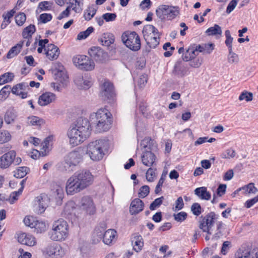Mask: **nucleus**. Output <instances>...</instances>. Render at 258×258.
<instances>
[{"label": "nucleus", "instance_id": "1", "mask_svg": "<svg viewBox=\"0 0 258 258\" xmlns=\"http://www.w3.org/2000/svg\"><path fill=\"white\" fill-rule=\"evenodd\" d=\"M94 180L93 174L87 170H81L70 176L66 183V191L68 195H74L87 188Z\"/></svg>", "mask_w": 258, "mask_h": 258}, {"label": "nucleus", "instance_id": "2", "mask_svg": "<svg viewBox=\"0 0 258 258\" xmlns=\"http://www.w3.org/2000/svg\"><path fill=\"white\" fill-rule=\"evenodd\" d=\"M91 128L86 118H79L67 132L69 143L73 147L77 146L86 140L90 136Z\"/></svg>", "mask_w": 258, "mask_h": 258}, {"label": "nucleus", "instance_id": "3", "mask_svg": "<svg viewBox=\"0 0 258 258\" xmlns=\"http://www.w3.org/2000/svg\"><path fill=\"white\" fill-rule=\"evenodd\" d=\"M90 120L94 125L96 131L102 132L108 131L111 124V114L106 108L98 109L90 115Z\"/></svg>", "mask_w": 258, "mask_h": 258}, {"label": "nucleus", "instance_id": "4", "mask_svg": "<svg viewBox=\"0 0 258 258\" xmlns=\"http://www.w3.org/2000/svg\"><path fill=\"white\" fill-rule=\"evenodd\" d=\"M109 147L108 140H98L89 143L87 146L86 154L94 161L103 159Z\"/></svg>", "mask_w": 258, "mask_h": 258}, {"label": "nucleus", "instance_id": "5", "mask_svg": "<svg viewBox=\"0 0 258 258\" xmlns=\"http://www.w3.org/2000/svg\"><path fill=\"white\" fill-rule=\"evenodd\" d=\"M69 236V225L63 219H59L53 223L49 232L50 238L54 241L62 242Z\"/></svg>", "mask_w": 258, "mask_h": 258}, {"label": "nucleus", "instance_id": "6", "mask_svg": "<svg viewBox=\"0 0 258 258\" xmlns=\"http://www.w3.org/2000/svg\"><path fill=\"white\" fill-rule=\"evenodd\" d=\"M141 144L146 149L142 156L143 164L147 167L155 165L156 157L153 152L157 149L156 142L149 138H146L142 141Z\"/></svg>", "mask_w": 258, "mask_h": 258}, {"label": "nucleus", "instance_id": "7", "mask_svg": "<svg viewBox=\"0 0 258 258\" xmlns=\"http://www.w3.org/2000/svg\"><path fill=\"white\" fill-rule=\"evenodd\" d=\"M218 218L219 215L214 212H210L204 217H201L199 220L200 229L209 235L213 234V228Z\"/></svg>", "mask_w": 258, "mask_h": 258}, {"label": "nucleus", "instance_id": "8", "mask_svg": "<svg viewBox=\"0 0 258 258\" xmlns=\"http://www.w3.org/2000/svg\"><path fill=\"white\" fill-rule=\"evenodd\" d=\"M178 8L173 6L162 5L158 7L156 11V14L158 18L163 20H172L178 14Z\"/></svg>", "mask_w": 258, "mask_h": 258}, {"label": "nucleus", "instance_id": "9", "mask_svg": "<svg viewBox=\"0 0 258 258\" xmlns=\"http://www.w3.org/2000/svg\"><path fill=\"white\" fill-rule=\"evenodd\" d=\"M99 96L102 100L108 103L114 101L115 93L112 84L108 80H105L100 84Z\"/></svg>", "mask_w": 258, "mask_h": 258}, {"label": "nucleus", "instance_id": "10", "mask_svg": "<svg viewBox=\"0 0 258 258\" xmlns=\"http://www.w3.org/2000/svg\"><path fill=\"white\" fill-rule=\"evenodd\" d=\"M43 254L47 258H61L66 253L64 249L56 243L47 244L42 250Z\"/></svg>", "mask_w": 258, "mask_h": 258}, {"label": "nucleus", "instance_id": "11", "mask_svg": "<svg viewBox=\"0 0 258 258\" xmlns=\"http://www.w3.org/2000/svg\"><path fill=\"white\" fill-rule=\"evenodd\" d=\"M52 74L55 80L60 83L62 87H66L69 82V76L64 66L59 62L53 64Z\"/></svg>", "mask_w": 258, "mask_h": 258}, {"label": "nucleus", "instance_id": "12", "mask_svg": "<svg viewBox=\"0 0 258 258\" xmlns=\"http://www.w3.org/2000/svg\"><path fill=\"white\" fill-rule=\"evenodd\" d=\"M123 43L133 51H138L141 48L140 38L137 33H123L121 36Z\"/></svg>", "mask_w": 258, "mask_h": 258}, {"label": "nucleus", "instance_id": "13", "mask_svg": "<svg viewBox=\"0 0 258 258\" xmlns=\"http://www.w3.org/2000/svg\"><path fill=\"white\" fill-rule=\"evenodd\" d=\"M74 64L79 69L89 71L95 68L94 61L84 55H78L73 58Z\"/></svg>", "mask_w": 258, "mask_h": 258}, {"label": "nucleus", "instance_id": "14", "mask_svg": "<svg viewBox=\"0 0 258 258\" xmlns=\"http://www.w3.org/2000/svg\"><path fill=\"white\" fill-rule=\"evenodd\" d=\"M49 199L47 195L42 194L36 197L32 202L33 211L37 214H42L48 206Z\"/></svg>", "mask_w": 258, "mask_h": 258}, {"label": "nucleus", "instance_id": "15", "mask_svg": "<svg viewBox=\"0 0 258 258\" xmlns=\"http://www.w3.org/2000/svg\"><path fill=\"white\" fill-rule=\"evenodd\" d=\"M25 225L31 228H34L36 233H43L47 230V225L46 223L42 221L36 219L33 216H26L23 220Z\"/></svg>", "mask_w": 258, "mask_h": 258}, {"label": "nucleus", "instance_id": "16", "mask_svg": "<svg viewBox=\"0 0 258 258\" xmlns=\"http://www.w3.org/2000/svg\"><path fill=\"white\" fill-rule=\"evenodd\" d=\"M83 161V156L78 151H73L68 153L64 157L66 168H71L78 166Z\"/></svg>", "mask_w": 258, "mask_h": 258}, {"label": "nucleus", "instance_id": "17", "mask_svg": "<svg viewBox=\"0 0 258 258\" xmlns=\"http://www.w3.org/2000/svg\"><path fill=\"white\" fill-rule=\"evenodd\" d=\"M80 208L87 215H93L96 211L93 199L88 196L82 198L80 201Z\"/></svg>", "mask_w": 258, "mask_h": 258}, {"label": "nucleus", "instance_id": "18", "mask_svg": "<svg viewBox=\"0 0 258 258\" xmlns=\"http://www.w3.org/2000/svg\"><path fill=\"white\" fill-rule=\"evenodd\" d=\"M57 100L56 95L51 92L46 91L38 98V103L41 106H45L54 103Z\"/></svg>", "mask_w": 258, "mask_h": 258}, {"label": "nucleus", "instance_id": "19", "mask_svg": "<svg viewBox=\"0 0 258 258\" xmlns=\"http://www.w3.org/2000/svg\"><path fill=\"white\" fill-rule=\"evenodd\" d=\"M16 153L15 151H10L0 157V168L6 169L8 168L15 159Z\"/></svg>", "mask_w": 258, "mask_h": 258}, {"label": "nucleus", "instance_id": "20", "mask_svg": "<svg viewBox=\"0 0 258 258\" xmlns=\"http://www.w3.org/2000/svg\"><path fill=\"white\" fill-rule=\"evenodd\" d=\"M74 82L80 89H83L89 88L93 84L91 78L87 76L83 77L81 75H78L75 76Z\"/></svg>", "mask_w": 258, "mask_h": 258}, {"label": "nucleus", "instance_id": "21", "mask_svg": "<svg viewBox=\"0 0 258 258\" xmlns=\"http://www.w3.org/2000/svg\"><path fill=\"white\" fill-rule=\"evenodd\" d=\"M17 239L19 243L28 246H33L37 243L35 237L32 234L27 233L18 234Z\"/></svg>", "mask_w": 258, "mask_h": 258}, {"label": "nucleus", "instance_id": "22", "mask_svg": "<svg viewBox=\"0 0 258 258\" xmlns=\"http://www.w3.org/2000/svg\"><path fill=\"white\" fill-rule=\"evenodd\" d=\"M44 54L50 60H56L58 57L60 51L58 47L53 44H48L44 48Z\"/></svg>", "mask_w": 258, "mask_h": 258}, {"label": "nucleus", "instance_id": "23", "mask_svg": "<svg viewBox=\"0 0 258 258\" xmlns=\"http://www.w3.org/2000/svg\"><path fill=\"white\" fill-rule=\"evenodd\" d=\"M199 47V44H193L190 45L186 52L183 54V60L185 61H188L190 60H192L198 56L199 53H201Z\"/></svg>", "mask_w": 258, "mask_h": 258}, {"label": "nucleus", "instance_id": "24", "mask_svg": "<svg viewBox=\"0 0 258 258\" xmlns=\"http://www.w3.org/2000/svg\"><path fill=\"white\" fill-rule=\"evenodd\" d=\"M29 89L28 83L23 82L13 86L12 92L14 94L20 96L22 99H25L27 97V90Z\"/></svg>", "mask_w": 258, "mask_h": 258}, {"label": "nucleus", "instance_id": "25", "mask_svg": "<svg viewBox=\"0 0 258 258\" xmlns=\"http://www.w3.org/2000/svg\"><path fill=\"white\" fill-rule=\"evenodd\" d=\"M88 54L92 58L95 59L96 61H102L106 56L105 53L98 46H93L91 47L88 50Z\"/></svg>", "mask_w": 258, "mask_h": 258}, {"label": "nucleus", "instance_id": "26", "mask_svg": "<svg viewBox=\"0 0 258 258\" xmlns=\"http://www.w3.org/2000/svg\"><path fill=\"white\" fill-rule=\"evenodd\" d=\"M144 208L143 202L140 199L136 198L133 200L130 207V213L131 215H136L142 211Z\"/></svg>", "mask_w": 258, "mask_h": 258}, {"label": "nucleus", "instance_id": "27", "mask_svg": "<svg viewBox=\"0 0 258 258\" xmlns=\"http://www.w3.org/2000/svg\"><path fill=\"white\" fill-rule=\"evenodd\" d=\"M116 239L117 233L114 229H108L103 234V241L105 244L110 245L115 242Z\"/></svg>", "mask_w": 258, "mask_h": 258}, {"label": "nucleus", "instance_id": "28", "mask_svg": "<svg viewBox=\"0 0 258 258\" xmlns=\"http://www.w3.org/2000/svg\"><path fill=\"white\" fill-rule=\"evenodd\" d=\"M235 258H258V249L252 251L239 249L235 253Z\"/></svg>", "mask_w": 258, "mask_h": 258}, {"label": "nucleus", "instance_id": "29", "mask_svg": "<svg viewBox=\"0 0 258 258\" xmlns=\"http://www.w3.org/2000/svg\"><path fill=\"white\" fill-rule=\"evenodd\" d=\"M26 123L28 125L40 127L45 124V121L38 116L31 115L27 117Z\"/></svg>", "mask_w": 258, "mask_h": 258}, {"label": "nucleus", "instance_id": "30", "mask_svg": "<svg viewBox=\"0 0 258 258\" xmlns=\"http://www.w3.org/2000/svg\"><path fill=\"white\" fill-rule=\"evenodd\" d=\"M132 243L134 249L137 251H140L143 246L144 241L141 235L138 234H135L132 238Z\"/></svg>", "mask_w": 258, "mask_h": 258}, {"label": "nucleus", "instance_id": "31", "mask_svg": "<svg viewBox=\"0 0 258 258\" xmlns=\"http://www.w3.org/2000/svg\"><path fill=\"white\" fill-rule=\"evenodd\" d=\"M53 140L52 136L47 137L41 145V151L42 156H45L47 155L51 149Z\"/></svg>", "mask_w": 258, "mask_h": 258}, {"label": "nucleus", "instance_id": "32", "mask_svg": "<svg viewBox=\"0 0 258 258\" xmlns=\"http://www.w3.org/2000/svg\"><path fill=\"white\" fill-rule=\"evenodd\" d=\"M195 194L202 200H209L211 196L210 192L204 186L197 188L195 190Z\"/></svg>", "mask_w": 258, "mask_h": 258}, {"label": "nucleus", "instance_id": "33", "mask_svg": "<svg viewBox=\"0 0 258 258\" xmlns=\"http://www.w3.org/2000/svg\"><path fill=\"white\" fill-rule=\"evenodd\" d=\"M99 41L102 45L108 46L114 42V37L112 33H103Z\"/></svg>", "mask_w": 258, "mask_h": 258}, {"label": "nucleus", "instance_id": "34", "mask_svg": "<svg viewBox=\"0 0 258 258\" xmlns=\"http://www.w3.org/2000/svg\"><path fill=\"white\" fill-rule=\"evenodd\" d=\"M75 209L76 203L73 201H69L64 207L63 214L66 217L70 218V216L74 213Z\"/></svg>", "mask_w": 258, "mask_h": 258}, {"label": "nucleus", "instance_id": "35", "mask_svg": "<svg viewBox=\"0 0 258 258\" xmlns=\"http://www.w3.org/2000/svg\"><path fill=\"white\" fill-rule=\"evenodd\" d=\"M241 190H242L243 193L245 195L255 194L258 191L257 189L255 187L254 184L253 183H250L238 188L234 192V194H236Z\"/></svg>", "mask_w": 258, "mask_h": 258}, {"label": "nucleus", "instance_id": "36", "mask_svg": "<svg viewBox=\"0 0 258 258\" xmlns=\"http://www.w3.org/2000/svg\"><path fill=\"white\" fill-rule=\"evenodd\" d=\"M17 117L16 112L13 109H9L5 113L4 120L7 124H9L13 123Z\"/></svg>", "mask_w": 258, "mask_h": 258}, {"label": "nucleus", "instance_id": "37", "mask_svg": "<svg viewBox=\"0 0 258 258\" xmlns=\"http://www.w3.org/2000/svg\"><path fill=\"white\" fill-rule=\"evenodd\" d=\"M199 46L200 52L203 54L211 53L215 48V45L212 43H203L199 44Z\"/></svg>", "mask_w": 258, "mask_h": 258}, {"label": "nucleus", "instance_id": "38", "mask_svg": "<svg viewBox=\"0 0 258 258\" xmlns=\"http://www.w3.org/2000/svg\"><path fill=\"white\" fill-rule=\"evenodd\" d=\"M23 42H21L12 47L7 53V57L11 58L17 55L21 51Z\"/></svg>", "mask_w": 258, "mask_h": 258}, {"label": "nucleus", "instance_id": "39", "mask_svg": "<svg viewBox=\"0 0 258 258\" xmlns=\"http://www.w3.org/2000/svg\"><path fill=\"white\" fill-rule=\"evenodd\" d=\"M147 44L151 48H155L159 43V38L155 36L145 35Z\"/></svg>", "mask_w": 258, "mask_h": 258}, {"label": "nucleus", "instance_id": "40", "mask_svg": "<svg viewBox=\"0 0 258 258\" xmlns=\"http://www.w3.org/2000/svg\"><path fill=\"white\" fill-rule=\"evenodd\" d=\"M97 8L94 5L89 6L86 10L84 14V18L86 20H90L95 15Z\"/></svg>", "mask_w": 258, "mask_h": 258}, {"label": "nucleus", "instance_id": "41", "mask_svg": "<svg viewBox=\"0 0 258 258\" xmlns=\"http://www.w3.org/2000/svg\"><path fill=\"white\" fill-rule=\"evenodd\" d=\"M224 226V224L222 221H218L216 223V230L213 234L212 239L217 240L219 239L222 235V230Z\"/></svg>", "mask_w": 258, "mask_h": 258}, {"label": "nucleus", "instance_id": "42", "mask_svg": "<svg viewBox=\"0 0 258 258\" xmlns=\"http://www.w3.org/2000/svg\"><path fill=\"white\" fill-rule=\"evenodd\" d=\"M227 61L230 64H237L239 61V57L238 54L234 52L232 50H228Z\"/></svg>", "mask_w": 258, "mask_h": 258}, {"label": "nucleus", "instance_id": "43", "mask_svg": "<svg viewBox=\"0 0 258 258\" xmlns=\"http://www.w3.org/2000/svg\"><path fill=\"white\" fill-rule=\"evenodd\" d=\"M28 172V168L26 167H19L14 171V176L18 178L24 177Z\"/></svg>", "mask_w": 258, "mask_h": 258}, {"label": "nucleus", "instance_id": "44", "mask_svg": "<svg viewBox=\"0 0 258 258\" xmlns=\"http://www.w3.org/2000/svg\"><path fill=\"white\" fill-rule=\"evenodd\" d=\"M23 190V186L21 187L18 191H14L11 194L8 199L9 202L11 204H13L18 200L19 197L21 195Z\"/></svg>", "mask_w": 258, "mask_h": 258}, {"label": "nucleus", "instance_id": "45", "mask_svg": "<svg viewBox=\"0 0 258 258\" xmlns=\"http://www.w3.org/2000/svg\"><path fill=\"white\" fill-rule=\"evenodd\" d=\"M11 135L9 131L3 130L0 131V144H4L10 141Z\"/></svg>", "mask_w": 258, "mask_h": 258}, {"label": "nucleus", "instance_id": "46", "mask_svg": "<svg viewBox=\"0 0 258 258\" xmlns=\"http://www.w3.org/2000/svg\"><path fill=\"white\" fill-rule=\"evenodd\" d=\"M14 78V75L12 73H7L0 76V85L12 81Z\"/></svg>", "mask_w": 258, "mask_h": 258}, {"label": "nucleus", "instance_id": "47", "mask_svg": "<svg viewBox=\"0 0 258 258\" xmlns=\"http://www.w3.org/2000/svg\"><path fill=\"white\" fill-rule=\"evenodd\" d=\"M12 88L10 85L4 86L0 91V99L5 100L9 95Z\"/></svg>", "mask_w": 258, "mask_h": 258}, {"label": "nucleus", "instance_id": "48", "mask_svg": "<svg viewBox=\"0 0 258 258\" xmlns=\"http://www.w3.org/2000/svg\"><path fill=\"white\" fill-rule=\"evenodd\" d=\"M54 189L53 194L55 199L58 201L62 200L63 197V187L60 185H56Z\"/></svg>", "mask_w": 258, "mask_h": 258}, {"label": "nucleus", "instance_id": "49", "mask_svg": "<svg viewBox=\"0 0 258 258\" xmlns=\"http://www.w3.org/2000/svg\"><path fill=\"white\" fill-rule=\"evenodd\" d=\"M156 169L149 168L146 173V177L148 181L153 182L156 177Z\"/></svg>", "mask_w": 258, "mask_h": 258}, {"label": "nucleus", "instance_id": "50", "mask_svg": "<svg viewBox=\"0 0 258 258\" xmlns=\"http://www.w3.org/2000/svg\"><path fill=\"white\" fill-rule=\"evenodd\" d=\"M252 97L253 95L252 93L244 91L241 93L238 99L240 101L245 100L247 102H248L252 100Z\"/></svg>", "mask_w": 258, "mask_h": 258}, {"label": "nucleus", "instance_id": "51", "mask_svg": "<svg viewBox=\"0 0 258 258\" xmlns=\"http://www.w3.org/2000/svg\"><path fill=\"white\" fill-rule=\"evenodd\" d=\"M26 17L24 13H21L15 16V21L18 26H22L26 21Z\"/></svg>", "mask_w": 258, "mask_h": 258}, {"label": "nucleus", "instance_id": "52", "mask_svg": "<svg viewBox=\"0 0 258 258\" xmlns=\"http://www.w3.org/2000/svg\"><path fill=\"white\" fill-rule=\"evenodd\" d=\"M150 192V188L148 185H144L142 186L139 192V197L140 198H144L147 197Z\"/></svg>", "mask_w": 258, "mask_h": 258}, {"label": "nucleus", "instance_id": "53", "mask_svg": "<svg viewBox=\"0 0 258 258\" xmlns=\"http://www.w3.org/2000/svg\"><path fill=\"white\" fill-rule=\"evenodd\" d=\"M163 47L164 49L166 50L164 53V56H170L172 54V51L174 49V48L171 46V44L169 42H167L164 44Z\"/></svg>", "mask_w": 258, "mask_h": 258}, {"label": "nucleus", "instance_id": "54", "mask_svg": "<svg viewBox=\"0 0 258 258\" xmlns=\"http://www.w3.org/2000/svg\"><path fill=\"white\" fill-rule=\"evenodd\" d=\"M235 156V152L234 150L229 149L226 150L221 155V157L224 159L233 158Z\"/></svg>", "mask_w": 258, "mask_h": 258}, {"label": "nucleus", "instance_id": "55", "mask_svg": "<svg viewBox=\"0 0 258 258\" xmlns=\"http://www.w3.org/2000/svg\"><path fill=\"white\" fill-rule=\"evenodd\" d=\"M163 199V197H161L155 199L150 205V209L151 210H154L157 207H159L162 204Z\"/></svg>", "mask_w": 258, "mask_h": 258}, {"label": "nucleus", "instance_id": "56", "mask_svg": "<svg viewBox=\"0 0 258 258\" xmlns=\"http://www.w3.org/2000/svg\"><path fill=\"white\" fill-rule=\"evenodd\" d=\"M192 213L196 216H199L202 213V209L200 205L198 203L194 204L191 207Z\"/></svg>", "mask_w": 258, "mask_h": 258}, {"label": "nucleus", "instance_id": "57", "mask_svg": "<svg viewBox=\"0 0 258 258\" xmlns=\"http://www.w3.org/2000/svg\"><path fill=\"white\" fill-rule=\"evenodd\" d=\"M173 216L176 221L181 222L186 219L187 214L184 212H180L176 214H174Z\"/></svg>", "mask_w": 258, "mask_h": 258}, {"label": "nucleus", "instance_id": "58", "mask_svg": "<svg viewBox=\"0 0 258 258\" xmlns=\"http://www.w3.org/2000/svg\"><path fill=\"white\" fill-rule=\"evenodd\" d=\"M48 42V40L47 39L40 40L38 43L39 47L37 48V52L39 53L44 52V48L46 46L45 45Z\"/></svg>", "mask_w": 258, "mask_h": 258}, {"label": "nucleus", "instance_id": "59", "mask_svg": "<svg viewBox=\"0 0 258 258\" xmlns=\"http://www.w3.org/2000/svg\"><path fill=\"white\" fill-rule=\"evenodd\" d=\"M15 13V11L14 10H12L7 13L4 14L3 15V17L4 18L3 21L7 23H10L11 22L10 19L13 17Z\"/></svg>", "mask_w": 258, "mask_h": 258}, {"label": "nucleus", "instance_id": "60", "mask_svg": "<svg viewBox=\"0 0 258 258\" xmlns=\"http://www.w3.org/2000/svg\"><path fill=\"white\" fill-rule=\"evenodd\" d=\"M175 204V207L173 208L174 211H176L182 209L184 205L182 197H179L176 201Z\"/></svg>", "mask_w": 258, "mask_h": 258}, {"label": "nucleus", "instance_id": "61", "mask_svg": "<svg viewBox=\"0 0 258 258\" xmlns=\"http://www.w3.org/2000/svg\"><path fill=\"white\" fill-rule=\"evenodd\" d=\"M52 3L50 2H42L39 4V8L42 11L49 10L51 7Z\"/></svg>", "mask_w": 258, "mask_h": 258}, {"label": "nucleus", "instance_id": "62", "mask_svg": "<svg viewBox=\"0 0 258 258\" xmlns=\"http://www.w3.org/2000/svg\"><path fill=\"white\" fill-rule=\"evenodd\" d=\"M189 62V66L195 68H199L202 63V59L200 58H194Z\"/></svg>", "mask_w": 258, "mask_h": 258}, {"label": "nucleus", "instance_id": "63", "mask_svg": "<svg viewBox=\"0 0 258 258\" xmlns=\"http://www.w3.org/2000/svg\"><path fill=\"white\" fill-rule=\"evenodd\" d=\"M238 1L239 0H232L230 1L227 7L226 11L228 14H230L235 9Z\"/></svg>", "mask_w": 258, "mask_h": 258}, {"label": "nucleus", "instance_id": "64", "mask_svg": "<svg viewBox=\"0 0 258 258\" xmlns=\"http://www.w3.org/2000/svg\"><path fill=\"white\" fill-rule=\"evenodd\" d=\"M257 202H258V195L252 199L247 200L244 206L247 208H250Z\"/></svg>", "mask_w": 258, "mask_h": 258}]
</instances>
